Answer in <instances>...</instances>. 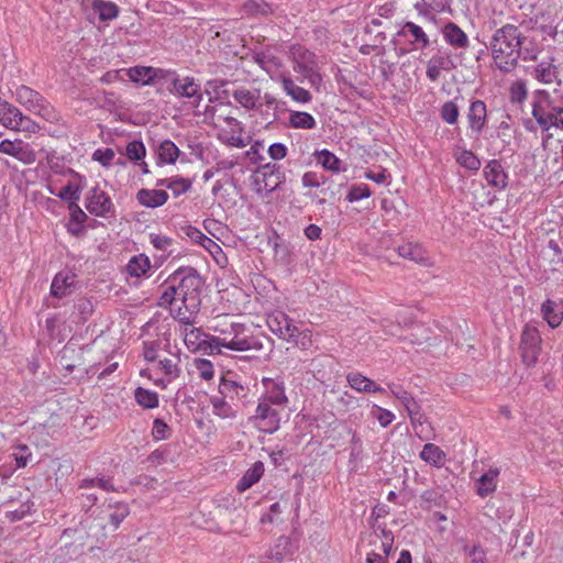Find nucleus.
<instances>
[{
  "label": "nucleus",
  "instance_id": "nucleus-1",
  "mask_svg": "<svg viewBox=\"0 0 563 563\" xmlns=\"http://www.w3.org/2000/svg\"><path fill=\"white\" fill-rule=\"evenodd\" d=\"M527 36L522 35L519 27L507 23L497 29L486 48L492 51V57L497 68L504 73L512 71L521 57V44L526 43Z\"/></svg>",
  "mask_w": 563,
  "mask_h": 563
},
{
  "label": "nucleus",
  "instance_id": "nucleus-2",
  "mask_svg": "<svg viewBox=\"0 0 563 563\" xmlns=\"http://www.w3.org/2000/svg\"><path fill=\"white\" fill-rule=\"evenodd\" d=\"M166 283H176L179 290L178 299L187 311L195 312L199 309L203 279L196 268L181 266L168 277Z\"/></svg>",
  "mask_w": 563,
  "mask_h": 563
},
{
  "label": "nucleus",
  "instance_id": "nucleus-3",
  "mask_svg": "<svg viewBox=\"0 0 563 563\" xmlns=\"http://www.w3.org/2000/svg\"><path fill=\"white\" fill-rule=\"evenodd\" d=\"M542 339L537 327L526 324L521 332L519 351L523 364L534 366L541 352Z\"/></svg>",
  "mask_w": 563,
  "mask_h": 563
},
{
  "label": "nucleus",
  "instance_id": "nucleus-4",
  "mask_svg": "<svg viewBox=\"0 0 563 563\" xmlns=\"http://www.w3.org/2000/svg\"><path fill=\"white\" fill-rule=\"evenodd\" d=\"M130 515V507L124 501L109 503L100 510L96 520L102 529L117 530L122 521Z\"/></svg>",
  "mask_w": 563,
  "mask_h": 563
},
{
  "label": "nucleus",
  "instance_id": "nucleus-5",
  "mask_svg": "<svg viewBox=\"0 0 563 563\" xmlns=\"http://www.w3.org/2000/svg\"><path fill=\"white\" fill-rule=\"evenodd\" d=\"M15 96L16 101L27 110L40 115H45L48 112L49 104L46 99L32 88L21 85L16 88Z\"/></svg>",
  "mask_w": 563,
  "mask_h": 563
},
{
  "label": "nucleus",
  "instance_id": "nucleus-6",
  "mask_svg": "<svg viewBox=\"0 0 563 563\" xmlns=\"http://www.w3.org/2000/svg\"><path fill=\"white\" fill-rule=\"evenodd\" d=\"M0 152L14 157L24 164H33L36 161V153L33 147L21 140L1 141Z\"/></svg>",
  "mask_w": 563,
  "mask_h": 563
},
{
  "label": "nucleus",
  "instance_id": "nucleus-7",
  "mask_svg": "<svg viewBox=\"0 0 563 563\" xmlns=\"http://www.w3.org/2000/svg\"><path fill=\"white\" fill-rule=\"evenodd\" d=\"M319 364H314V368L312 371H303L302 367L297 368V365L292 367V369H297L296 373L300 374L301 380H298L296 377L290 380L289 383L291 385H302L305 382L310 384L311 378L317 379L320 384L324 385L325 387H329L332 384L331 378V372L327 373L324 369L317 368ZM333 363L331 361H328L327 364H322L321 366L323 368L329 367L331 368Z\"/></svg>",
  "mask_w": 563,
  "mask_h": 563
},
{
  "label": "nucleus",
  "instance_id": "nucleus-8",
  "mask_svg": "<svg viewBox=\"0 0 563 563\" xmlns=\"http://www.w3.org/2000/svg\"><path fill=\"white\" fill-rule=\"evenodd\" d=\"M86 208L91 214L97 217H104L108 212H110L112 202L110 197L104 191H101L95 187L90 190V195L87 198Z\"/></svg>",
  "mask_w": 563,
  "mask_h": 563
},
{
  "label": "nucleus",
  "instance_id": "nucleus-9",
  "mask_svg": "<svg viewBox=\"0 0 563 563\" xmlns=\"http://www.w3.org/2000/svg\"><path fill=\"white\" fill-rule=\"evenodd\" d=\"M483 174L488 185L497 190H503L508 185V175L497 159L489 161L485 165Z\"/></svg>",
  "mask_w": 563,
  "mask_h": 563
},
{
  "label": "nucleus",
  "instance_id": "nucleus-10",
  "mask_svg": "<svg viewBox=\"0 0 563 563\" xmlns=\"http://www.w3.org/2000/svg\"><path fill=\"white\" fill-rule=\"evenodd\" d=\"M500 475V468L489 467L484 474H482L475 482L476 494L481 498H486L493 495L498 486Z\"/></svg>",
  "mask_w": 563,
  "mask_h": 563
},
{
  "label": "nucleus",
  "instance_id": "nucleus-11",
  "mask_svg": "<svg viewBox=\"0 0 563 563\" xmlns=\"http://www.w3.org/2000/svg\"><path fill=\"white\" fill-rule=\"evenodd\" d=\"M369 543L374 547L372 551L389 555L394 547V533L385 526L377 525L369 536Z\"/></svg>",
  "mask_w": 563,
  "mask_h": 563
},
{
  "label": "nucleus",
  "instance_id": "nucleus-12",
  "mask_svg": "<svg viewBox=\"0 0 563 563\" xmlns=\"http://www.w3.org/2000/svg\"><path fill=\"white\" fill-rule=\"evenodd\" d=\"M169 91L184 98H198L199 100L202 99L200 85L190 77H186L185 79H173L172 88H169Z\"/></svg>",
  "mask_w": 563,
  "mask_h": 563
},
{
  "label": "nucleus",
  "instance_id": "nucleus-13",
  "mask_svg": "<svg viewBox=\"0 0 563 563\" xmlns=\"http://www.w3.org/2000/svg\"><path fill=\"white\" fill-rule=\"evenodd\" d=\"M168 194L162 189L142 188L136 192L137 202L145 208H158L166 203Z\"/></svg>",
  "mask_w": 563,
  "mask_h": 563
},
{
  "label": "nucleus",
  "instance_id": "nucleus-14",
  "mask_svg": "<svg viewBox=\"0 0 563 563\" xmlns=\"http://www.w3.org/2000/svg\"><path fill=\"white\" fill-rule=\"evenodd\" d=\"M487 119L486 104L482 100H475L471 103L467 120L471 130L475 133H481L484 130Z\"/></svg>",
  "mask_w": 563,
  "mask_h": 563
},
{
  "label": "nucleus",
  "instance_id": "nucleus-15",
  "mask_svg": "<svg viewBox=\"0 0 563 563\" xmlns=\"http://www.w3.org/2000/svg\"><path fill=\"white\" fill-rule=\"evenodd\" d=\"M410 406L411 407H409V411L407 412L410 417V422L415 433L420 440H428L431 432L430 424L427 423L418 402H411Z\"/></svg>",
  "mask_w": 563,
  "mask_h": 563
},
{
  "label": "nucleus",
  "instance_id": "nucleus-16",
  "mask_svg": "<svg viewBox=\"0 0 563 563\" xmlns=\"http://www.w3.org/2000/svg\"><path fill=\"white\" fill-rule=\"evenodd\" d=\"M419 457L435 468L443 467L448 460L446 453L434 443H426L419 453Z\"/></svg>",
  "mask_w": 563,
  "mask_h": 563
},
{
  "label": "nucleus",
  "instance_id": "nucleus-17",
  "mask_svg": "<svg viewBox=\"0 0 563 563\" xmlns=\"http://www.w3.org/2000/svg\"><path fill=\"white\" fill-rule=\"evenodd\" d=\"M232 96L234 100L246 110H260V108L263 107V103L260 102V89L249 90L245 88H239L233 91Z\"/></svg>",
  "mask_w": 563,
  "mask_h": 563
},
{
  "label": "nucleus",
  "instance_id": "nucleus-18",
  "mask_svg": "<svg viewBox=\"0 0 563 563\" xmlns=\"http://www.w3.org/2000/svg\"><path fill=\"white\" fill-rule=\"evenodd\" d=\"M444 40L452 46L465 48L468 45L466 33L455 23L449 22L443 27Z\"/></svg>",
  "mask_w": 563,
  "mask_h": 563
},
{
  "label": "nucleus",
  "instance_id": "nucleus-19",
  "mask_svg": "<svg viewBox=\"0 0 563 563\" xmlns=\"http://www.w3.org/2000/svg\"><path fill=\"white\" fill-rule=\"evenodd\" d=\"M156 369L163 372L165 377L153 378L151 374L152 369L150 368L142 369L140 372V375H148V379H153L155 384H163L165 387L167 384L170 383V377H176L178 372L177 366L173 363L172 360L168 358L159 361Z\"/></svg>",
  "mask_w": 563,
  "mask_h": 563
},
{
  "label": "nucleus",
  "instance_id": "nucleus-20",
  "mask_svg": "<svg viewBox=\"0 0 563 563\" xmlns=\"http://www.w3.org/2000/svg\"><path fill=\"white\" fill-rule=\"evenodd\" d=\"M91 9L101 22H110L119 16L120 8L112 1L93 0Z\"/></svg>",
  "mask_w": 563,
  "mask_h": 563
},
{
  "label": "nucleus",
  "instance_id": "nucleus-21",
  "mask_svg": "<svg viewBox=\"0 0 563 563\" xmlns=\"http://www.w3.org/2000/svg\"><path fill=\"white\" fill-rule=\"evenodd\" d=\"M541 258L552 266V271L558 265L563 264V250L555 240H549L547 245L540 252Z\"/></svg>",
  "mask_w": 563,
  "mask_h": 563
},
{
  "label": "nucleus",
  "instance_id": "nucleus-22",
  "mask_svg": "<svg viewBox=\"0 0 563 563\" xmlns=\"http://www.w3.org/2000/svg\"><path fill=\"white\" fill-rule=\"evenodd\" d=\"M253 186L257 192L265 191L266 195H269L280 186V180H275V177L268 175V172L260 168L253 176Z\"/></svg>",
  "mask_w": 563,
  "mask_h": 563
},
{
  "label": "nucleus",
  "instance_id": "nucleus-23",
  "mask_svg": "<svg viewBox=\"0 0 563 563\" xmlns=\"http://www.w3.org/2000/svg\"><path fill=\"white\" fill-rule=\"evenodd\" d=\"M162 73L151 66H134L128 70V76L133 82H141L142 85H150Z\"/></svg>",
  "mask_w": 563,
  "mask_h": 563
},
{
  "label": "nucleus",
  "instance_id": "nucleus-24",
  "mask_svg": "<svg viewBox=\"0 0 563 563\" xmlns=\"http://www.w3.org/2000/svg\"><path fill=\"white\" fill-rule=\"evenodd\" d=\"M264 473V465L262 462H256L253 464L251 468H249L242 478L238 483V490L245 492L250 487H252L255 483H257Z\"/></svg>",
  "mask_w": 563,
  "mask_h": 563
},
{
  "label": "nucleus",
  "instance_id": "nucleus-25",
  "mask_svg": "<svg viewBox=\"0 0 563 563\" xmlns=\"http://www.w3.org/2000/svg\"><path fill=\"white\" fill-rule=\"evenodd\" d=\"M256 418L261 420H269V427L265 429L267 432H273L278 428L277 412L272 408V405L267 401V398H261L256 409Z\"/></svg>",
  "mask_w": 563,
  "mask_h": 563
},
{
  "label": "nucleus",
  "instance_id": "nucleus-26",
  "mask_svg": "<svg viewBox=\"0 0 563 563\" xmlns=\"http://www.w3.org/2000/svg\"><path fill=\"white\" fill-rule=\"evenodd\" d=\"M556 303L551 299H547L541 306V313L543 319L551 328H558L563 320V311L555 310Z\"/></svg>",
  "mask_w": 563,
  "mask_h": 563
},
{
  "label": "nucleus",
  "instance_id": "nucleus-27",
  "mask_svg": "<svg viewBox=\"0 0 563 563\" xmlns=\"http://www.w3.org/2000/svg\"><path fill=\"white\" fill-rule=\"evenodd\" d=\"M22 112L7 101L0 102V122L10 129H15Z\"/></svg>",
  "mask_w": 563,
  "mask_h": 563
},
{
  "label": "nucleus",
  "instance_id": "nucleus-28",
  "mask_svg": "<svg viewBox=\"0 0 563 563\" xmlns=\"http://www.w3.org/2000/svg\"><path fill=\"white\" fill-rule=\"evenodd\" d=\"M205 336L206 339L200 341L198 344L199 349L205 353L213 355L220 354L221 347H227L230 350V341L209 334H205Z\"/></svg>",
  "mask_w": 563,
  "mask_h": 563
},
{
  "label": "nucleus",
  "instance_id": "nucleus-29",
  "mask_svg": "<svg viewBox=\"0 0 563 563\" xmlns=\"http://www.w3.org/2000/svg\"><path fill=\"white\" fill-rule=\"evenodd\" d=\"M399 256L416 263H424L427 261L422 247L413 242L405 243L397 249Z\"/></svg>",
  "mask_w": 563,
  "mask_h": 563
},
{
  "label": "nucleus",
  "instance_id": "nucleus-30",
  "mask_svg": "<svg viewBox=\"0 0 563 563\" xmlns=\"http://www.w3.org/2000/svg\"><path fill=\"white\" fill-rule=\"evenodd\" d=\"M75 275H63L58 273L51 285V294L56 298H63L66 296V290L73 286L75 280Z\"/></svg>",
  "mask_w": 563,
  "mask_h": 563
},
{
  "label": "nucleus",
  "instance_id": "nucleus-31",
  "mask_svg": "<svg viewBox=\"0 0 563 563\" xmlns=\"http://www.w3.org/2000/svg\"><path fill=\"white\" fill-rule=\"evenodd\" d=\"M180 151L170 140H164L158 146L159 163L174 164L179 157Z\"/></svg>",
  "mask_w": 563,
  "mask_h": 563
},
{
  "label": "nucleus",
  "instance_id": "nucleus-32",
  "mask_svg": "<svg viewBox=\"0 0 563 563\" xmlns=\"http://www.w3.org/2000/svg\"><path fill=\"white\" fill-rule=\"evenodd\" d=\"M284 90L295 101L298 102H308L311 100V95L308 90L295 85V82L288 78L283 77L282 79Z\"/></svg>",
  "mask_w": 563,
  "mask_h": 563
},
{
  "label": "nucleus",
  "instance_id": "nucleus-33",
  "mask_svg": "<svg viewBox=\"0 0 563 563\" xmlns=\"http://www.w3.org/2000/svg\"><path fill=\"white\" fill-rule=\"evenodd\" d=\"M230 350L233 351H261L263 350V342L256 336H249L244 339L230 340Z\"/></svg>",
  "mask_w": 563,
  "mask_h": 563
},
{
  "label": "nucleus",
  "instance_id": "nucleus-34",
  "mask_svg": "<svg viewBox=\"0 0 563 563\" xmlns=\"http://www.w3.org/2000/svg\"><path fill=\"white\" fill-rule=\"evenodd\" d=\"M409 33L416 43H420L422 47H427L430 44L429 37L424 33V31L413 22H406L402 26V30L398 32L399 36H405Z\"/></svg>",
  "mask_w": 563,
  "mask_h": 563
},
{
  "label": "nucleus",
  "instance_id": "nucleus-35",
  "mask_svg": "<svg viewBox=\"0 0 563 563\" xmlns=\"http://www.w3.org/2000/svg\"><path fill=\"white\" fill-rule=\"evenodd\" d=\"M289 124L295 129H313L316 126L314 118L303 111H292L289 115Z\"/></svg>",
  "mask_w": 563,
  "mask_h": 563
},
{
  "label": "nucleus",
  "instance_id": "nucleus-36",
  "mask_svg": "<svg viewBox=\"0 0 563 563\" xmlns=\"http://www.w3.org/2000/svg\"><path fill=\"white\" fill-rule=\"evenodd\" d=\"M253 60L267 74L276 70L280 63L279 59L271 53L258 52L253 55Z\"/></svg>",
  "mask_w": 563,
  "mask_h": 563
},
{
  "label": "nucleus",
  "instance_id": "nucleus-37",
  "mask_svg": "<svg viewBox=\"0 0 563 563\" xmlns=\"http://www.w3.org/2000/svg\"><path fill=\"white\" fill-rule=\"evenodd\" d=\"M150 260L147 256L141 254L137 256H133L128 265L126 271L131 276L140 277L144 275L150 268Z\"/></svg>",
  "mask_w": 563,
  "mask_h": 563
},
{
  "label": "nucleus",
  "instance_id": "nucleus-38",
  "mask_svg": "<svg viewBox=\"0 0 563 563\" xmlns=\"http://www.w3.org/2000/svg\"><path fill=\"white\" fill-rule=\"evenodd\" d=\"M135 400L145 409L156 408L159 404L158 395L150 389H135Z\"/></svg>",
  "mask_w": 563,
  "mask_h": 563
},
{
  "label": "nucleus",
  "instance_id": "nucleus-39",
  "mask_svg": "<svg viewBox=\"0 0 563 563\" xmlns=\"http://www.w3.org/2000/svg\"><path fill=\"white\" fill-rule=\"evenodd\" d=\"M456 162L464 168L477 172L481 168L479 158L468 150H463L459 155H456Z\"/></svg>",
  "mask_w": 563,
  "mask_h": 563
},
{
  "label": "nucleus",
  "instance_id": "nucleus-40",
  "mask_svg": "<svg viewBox=\"0 0 563 563\" xmlns=\"http://www.w3.org/2000/svg\"><path fill=\"white\" fill-rule=\"evenodd\" d=\"M280 318L284 322V329H275V327L271 323V330L279 338L288 341L294 340L298 333V328L292 324L291 320L286 314L282 313Z\"/></svg>",
  "mask_w": 563,
  "mask_h": 563
},
{
  "label": "nucleus",
  "instance_id": "nucleus-41",
  "mask_svg": "<svg viewBox=\"0 0 563 563\" xmlns=\"http://www.w3.org/2000/svg\"><path fill=\"white\" fill-rule=\"evenodd\" d=\"M319 163L328 170L338 172L340 169V159L330 151L321 150L316 152Z\"/></svg>",
  "mask_w": 563,
  "mask_h": 563
},
{
  "label": "nucleus",
  "instance_id": "nucleus-42",
  "mask_svg": "<svg viewBox=\"0 0 563 563\" xmlns=\"http://www.w3.org/2000/svg\"><path fill=\"white\" fill-rule=\"evenodd\" d=\"M192 366L198 374L205 380H209L213 377V364L206 358H195L192 362Z\"/></svg>",
  "mask_w": 563,
  "mask_h": 563
},
{
  "label": "nucleus",
  "instance_id": "nucleus-43",
  "mask_svg": "<svg viewBox=\"0 0 563 563\" xmlns=\"http://www.w3.org/2000/svg\"><path fill=\"white\" fill-rule=\"evenodd\" d=\"M537 78L545 84H551L556 78V67L551 63H540L537 68Z\"/></svg>",
  "mask_w": 563,
  "mask_h": 563
},
{
  "label": "nucleus",
  "instance_id": "nucleus-44",
  "mask_svg": "<svg viewBox=\"0 0 563 563\" xmlns=\"http://www.w3.org/2000/svg\"><path fill=\"white\" fill-rule=\"evenodd\" d=\"M244 10L250 14L267 15L272 13V8L263 0H249L244 3Z\"/></svg>",
  "mask_w": 563,
  "mask_h": 563
},
{
  "label": "nucleus",
  "instance_id": "nucleus-45",
  "mask_svg": "<svg viewBox=\"0 0 563 563\" xmlns=\"http://www.w3.org/2000/svg\"><path fill=\"white\" fill-rule=\"evenodd\" d=\"M329 179L314 172H307L302 175L301 183L305 188H320L327 185Z\"/></svg>",
  "mask_w": 563,
  "mask_h": 563
},
{
  "label": "nucleus",
  "instance_id": "nucleus-46",
  "mask_svg": "<svg viewBox=\"0 0 563 563\" xmlns=\"http://www.w3.org/2000/svg\"><path fill=\"white\" fill-rule=\"evenodd\" d=\"M125 154L131 161H140L144 158L146 150L142 141L134 140L128 143Z\"/></svg>",
  "mask_w": 563,
  "mask_h": 563
},
{
  "label": "nucleus",
  "instance_id": "nucleus-47",
  "mask_svg": "<svg viewBox=\"0 0 563 563\" xmlns=\"http://www.w3.org/2000/svg\"><path fill=\"white\" fill-rule=\"evenodd\" d=\"M459 107L453 101H446L441 108V118L449 124H454L459 119Z\"/></svg>",
  "mask_w": 563,
  "mask_h": 563
},
{
  "label": "nucleus",
  "instance_id": "nucleus-48",
  "mask_svg": "<svg viewBox=\"0 0 563 563\" xmlns=\"http://www.w3.org/2000/svg\"><path fill=\"white\" fill-rule=\"evenodd\" d=\"M191 188V180L183 177L170 178L168 189L173 191L175 197L187 192Z\"/></svg>",
  "mask_w": 563,
  "mask_h": 563
},
{
  "label": "nucleus",
  "instance_id": "nucleus-49",
  "mask_svg": "<svg viewBox=\"0 0 563 563\" xmlns=\"http://www.w3.org/2000/svg\"><path fill=\"white\" fill-rule=\"evenodd\" d=\"M211 402L213 406V413L221 417V418H228L231 416L232 410L230 405L224 401V399L221 396H212Z\"/></svg>",
  "mask_w": 563,
  "mask_h": 563
},
{
  "label": "nucleus",
  "instance_id": "nucleus-50",
  "mask_svg": "<svg viewBox=\"0 0 563 563\" xmlns=\"http://www.w3.org/2000/svg\"><path fill=\"white\" fill-rule=\"evenodd\" d=\"M62 200L77 202L80 198V189L77 185L68 183L57 195Z\"/></svg>",
  "mask_w": 563,
  "mask_h": 563
},
{
  "label": "nucleus",
  "instance_id": "nucleus-51",
  "mask_svg": "<svg viewBox=\"0 0 563 563\" xmlns=\"http://www.w3.org/2000/svg\"><path fill=\"white\" fill-rule=\"evenodd\" d=\"M532 115L537 120L538 124L542 128V130L548 131L552 126V118L550 111L545 112L540 106H534Z\"/></svg>",
  "mask_w": 563,
  "mask_h": 563
},
{
  "label": "nucleus",
  "instance_id": "nucleus-52",
  "mask_svg": "<svg viewBox=\"0 0 563 563\" xmlns=\"http://www.w3.org/2000/svg\"><path fill=\"white\" fill-rule=\"evenodd\" d=\"M372 415L383 428L388 427L395 420V415L391 411L380 407H374Z\"/></svg>",
  "mask_w": 563,
  "mask_h": 563
},
{
  "label": "nucleus",
  "instance_id": "nucleus-53",
  "mask_svg": "<svg viewBox=\"0 0 563 563\" xmlns=\"http://www.w3.org/2000/svg\"><path fill=\"white\" fill-rule=\"evenodd\" d=\"M12 456L14 457L18 467H25L31 461L32 453L26 445H19Z\"/></svg>",
  "mask_w": 563,
  "mask_h": 563
},
{
  "label": "nucleus",
  "instance_id": "nucleus-54",
  "mask_svg": "<svg viewBox=\"0 0 563 563\" xmlns=\"http://www.w3.org/2000/svg\"><path fill=\"white\" fill-rule=\"evenodd\" d=\"M345 379L349 384V387H357V385L360 384H364V387H376L372 379L367 378L366 376L357 372L349 373L345 376Z\"/></svg>",
  "mask_w": 563,
  "mask_h": 563
},
{
  "label": "nucleus",
  "instance_id": "nucleus-55",
  "mask_svg": "<svg viewBox=\"0 0 563 563\" xmlns=\"http://www.w3.org/2000/svg\"><path fill=\"white\" fill-rule=\"evenodd\" d=\"M14 130L29 132V133H36L40 130V125L35 121H33L31 118L23 115V113H22L21 117H19L18 123H16V126Z\"/></svg>",
  "mask_w": 563,
  "mask_h": 563
},
{
  "label": "nucleus",
  "instance_id": "nucleus-56",
  "mask_svg": "<svg viewBox=\"0 0 563 563\" xmlns=\"http://www.w3.org/2000/svg\"><path fill=\"white\" fill-rule=\"evenodd\" d=\"M371 196V190L368 188L367 185H358V186H353L349 194H347V200L353 202V201H358L361 199H364V198H368Z\"/></svg>",
  "mask_w": 563,
  "mask_h": 563
},
{
  "label": "nucleus",
  "instance_id": "nucleus-57",
  "mask_svg": "<svg viewBox=\"0 0 563 563\" xmlns=\"http://www.w3.org/2000/svg\"><path fill=\"white\" fill-rule=\"evenodd\" d=\"M114 158V152L112 148L97 150L92 154V159L99 162L102 166H110Z\"/></svg>",
  "mask_w": 563,
  "mask_h": 563
},
{
  "label": "nucleus",
  "instance_id": "nucleus-58",
  "mask_svg": "<svg viewBox=\"0 0 563 563\" xmlns=\"http://www.w3.org/2000/svg\"><path fill=\"white\" fill-rule=\"evenodd\" d=\"M153 438L157 441L165 440L168 437V426L161 419H155L152 429Z\"/></svg>",
  "mask_w": 563,
  "mask_h": 563
},
{
  "label": "nucleus",
  "instance_id": "nucleus-59",
  "mask_svg": "<svg viewBox=\"0 0 563 563\" xmlns=\"http://www.w3.org/2000/svg\"><path fill=\"white\" fill-rule=\"evenodd\" d=\"M313 54L310 52H305L302 58L306 62H297V65L294 67L295 71H298L302 74L306 78L314 70V67L312 64H309L308 60L310 57H312Z\"/></svg>",
  "mask_w": 563,
  "mask_h": 563
},
{
  "label": "nucleus",
  "instance_id": "nucleus-60",
  "mask_svg": "<svg viewBox=\"0 0 563 563\" xmlns=\"http://www.w3.org/2000/svg\"><path fill=\"white\" fill-rule=\"evenodd\" d=\"M263 398H267V401L271 405H284L287 401L284 389H269Z\"/></svg>",
  "mask_w": 563,
  "mask_h": 563
},
{
  "label": "nucleus",
  "instance_id": "nucleus-61",
  "mask_svg": "<svg viewBox=\"0 0 563 563\" xmlns=\"http://www.w3.org/2000/svg\"><path fill=\"white\" fill-rule=\"evenodd\" d=\"M511 100L522 102L527 98V89L523 82L518 81L510 88Z\"/></svg>",
  "mask_w": 563,
  "mask_h": 563
},
{
  "label": "nucleus",
  "instance_id": "nucleus-62",
  "mask_svg": "<svg viewBox=\"0 0 563 563\" xmlns=\"http://www.w3.org/2000/svg\"><path fill=\"white\" fill-rule=\"evenodd\" d=\"M168 286L166 287V289L164 290V292L162 294V297L161 299L165 302V303H168V305H172L175 300L178 299V288H177V285L176 283H167Z\"/></svg>",
  "mask_w": 563,
  "mask_h": 563
},
{
  "label": "nucleus",
  "instance_id": "nucleus-63",
  "mask_svg": "<svg viewBox=\"0 0 563 563\" xmlns=\"http://www.w3.org/2000/svg\"><path fill=\"white\" fill-rule=\"evenodd\" d=\"M268 154L275 161L283 159L287 155V147L279 142L273 143L268 148Z\"/></svg>",
  "mask_w": 563,
  "mask_h": 563
},
{
  "label": "nucleus",
  "instance_id": "nucleus-64",
  "mask_svg": "<svg viewBox=\"0 0 563 563\" xmlns=\"http://www.w3.org/2000/svg\"><path fill=\"white\" fill-rule=\"evenodd\" d=\"M68 208L70 211L71 222H85L88 219L87 214L81 210L77 202H70Z\"/></svg>",
  "mask_w": 563,
  "mask_h": 563
}]
</instances>
